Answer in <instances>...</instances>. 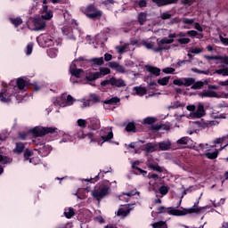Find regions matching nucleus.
<instances>
[{
  "label": "nucleus",
  "mask_w": 228,
  "mask_h": 228,
  "mask_svg": "<svg viewBox=\"0 0 228 228\" xmlns=\"http://www.w3.org/2000/svg\"><path fill=\"white\" fill-rule=\"evenodd\" d=\"M89 101L91 102H94L95 104L101 102V96H99V94H91L89 95Z\"/></svg>",
  "instance_id": "nucleus-34"
},
{
  "label": "nucleus",
  "mask_w": 228,
  "mask_h": 228,
  "mask_svg": "<svg viewBox=\"0 0 228 228\" xmlns=\"http://www.w3.org/2000/svg\"><path fill=\"white\" fill-rule=\"evenodd\" d=\"M42 42L44 44V47H51L54 45V38H53L49 34H45L43 36Z\"/></svg>",
  "instance_id": "nucleus-12"
},
{
  "label": "nucleus",
  "mask_w": 228,
  "mask_h": 228,
  "mask_svg": "<svg viewBox=\"0 0 228 228\" xmlns=\"http://www.w3.org/2000/svg\"><path fill=\"white\" fill-rule=\"evenodd\" d=\"M158 118L154 117H147L146 118L143 119V124L147 126H152V124H156Z\"/></svg>",
  "instance_id": "nucleus-35"
},
{
  "label": "nucleus",
  "mask_w": 228,
  "mask_h": 228,
  "mask_svg": "<svg viewBox=\"0 0 228 228\" xmlns=\"http://www.w3.org/2000/svg\"><path fill=\"white\" fill-rule=\"evenodd\" d=\"M69 72L71 76H74L77 79H81V76L85 74V70H83V69H77V68L76 69L70 68Z\"/></svg>",
  "instance_id": "nucleus-18"
},
{
  "label": "nucleus",
  "mask_w": 228,
  "mask_h": 228,
  "mask_svg": "<svg viewBox=\"0 0 228 228\" xmlns=\"http://www.w3.org/2000/svg\"><path fill=\"white\" fill-rule=\"evenodd\" d=\"M58 53V50L52 48L47 52L48 56L50 58H56V53Z\"/></svg>",
  "instance_id": "nucleus-57"
},
{
  "label": "nucleus",
  "mask_w": 228,
  "mask_h": 228,
  "mask_svg": "<svg viewBox=\"0 0 228 228\" xmlns=\"http://www.w3.org/2000/svg\"><path fill=\"white\" fill-rule=\"evenodd\" d=\"M0 163H3V165H8V163H12V159L0 155Z\"/></svg>",
  "instance_id": "nucleus-46"
},
{
  "label": "nucleus",
  "mask_w": 228,
  "mask_h": 228,
  "mask_svg": "<svg viewBox=\"0 0 228 228\" xmlns=\"http://www.w3.org/2000/svg\"><path fill=\"white\" fill-rule=\"evenodd\" d=\"M182 22L183 24H188L189 26H191L194 24L195 19L183 18Z\"/></svg>",
  "instance_id": "nucleus-53"
},
{
  "label": "nucleus",
  "mask_w": 228,
  "mask_h": 228,
  "mask_svg": "<svg viewBox=\"0 0 228 228\" xmlns=\"http://www.w3.org/2000/svg\"><path fill=\"white\" fill-rule=\"evenodd\" d=\"M98 74V77L101 79V77H104V76H108V74H111V69L109 68H100V71H96Z\"/></svg>",
  "instance_id": "nucleus-28"
},
{
  "label": "nucleus",
  "mask_w": 228,
  "mask_h": 228,
  "mask_svg": "<svg viewBox=\"0 0 228 228\" xmlns=\"http://www.w3.org/2000/svg\"><path fill=\"white\" fill-rule=\"evenodd\" d=\"M126 131L127 133H136V126L134 125V123H128L126 126Z\"/></svg>",
  "instance_id": "nucleus-39"
},
{
  "label": "nucleus",
  "mask_w": 228,
  "mask_h": 228,
  "mask_svg": "<svg viewBox=\"0 0 228 228\" xmlns=\"http://www.w3.org/2000/svg\"><path fill=\"white\" fill-rule=\"evenodd\" d=\"M118 102H120V98H118L117 96L112 97L109 100L103 101V104H110V106H113L115 104H118Z\"/></svg>",
  "instance_id": "nucleus-31"
},
{
  "label": "nucleus",
  "mask_w": 228,
  "mask_h": 228,
  "mask_svg": "<svg viewBox=\"0 0 228 228\" xmlns=\"http://www.w3.org/2000/svg\"><path fill=\"white\" fill-rule=\"evenodd\" d=\"M183 106H184V104L181 103L179 101H176L168 107V110H177V108H183Z\"/></svg>",
  "instance_id": "nucleus-45"
},
{
  "label": "nucleus",
  "mask_w": 228,
  "mask_h": 228,
  "mask_svg": "<svg viewBox=\"0 0 228 228\" xmlns=\"http://www.w3.org/2000/svg\"><path fill=\"white\" fill-rule=\"evenodd\" d=\"M61 31L64 37L69 38V40H74L76 38L74 37V31L72 30V27L64 26L61 28Z\"/></svg>",
  "instance_id": "nucleus-10"
},
{
  "label": "nucleus",
  "mask_w": 228,
  "mask_h": 228,
  "mask_svg": "<svg viewBox=\"0 0 228 228\" xmlns=\"http://www.w3.org/2000/svg\"><path fill=\"white\" fill-rule=\"evenodd\" d=\"M9 85H11V86H16V88H18V90H24V88H26V86H28V81L24 80V78L19 77L16 82L15 80H12Z\"/></svg>",
  "instance_id": "nucleus-4"
},
{
  "label": "nucleus",
  "mask_w": 228,
  "mask_h": 228,
  "mask_svg": "<svg viewBox=\"0 0 228 228\" xmlns=\"http://www.w3.org/2000/svg\"><path fill=\"white\" fill-rule=\"evenodd\" d=\"M31 156H33V151L31 150L26 149L23 151L24 161H29V159H31Z\"/></svg>",
  "instance_id": "nucleus-37"
},
{
  "label": "nucleus",
  "mask_w": 228,
  "mask_h": 228,
  "mask_svg": "<svg viewBox=\"0 0 228 228\" xmlns=\"http://www.w3.org/2000/svg\"><path fill=\"white\" fill-rule=\"evenodd\" d=\"M102 17V11L95 10L93 13H89L87 18L95 20L96 19H101Z\"/></svg>",
  "instance_id": "nucleus-24"
},
{
  "label": "nucleus",
  "mask_w": 228,
  "mask_h": 228,
  "mask_svg": "<svg viewBox=\"0 0 228 228\" xmlns=\"http://www.w3.org/2000/svg\"><path fill=\"white\" fill-rule=\"evenodd\" d=\"M134 92H135L136 95H140L141 97L143 95H147V88L142 86L134 87Z\"/></svg>",
  "instance_id": "nucleus-29"
},
{
  "label": "nucleus",
  "mask_w": 228,
  "mask_h": 228,
  "mask_svg": "<svg viewBox=\"0 0 228 228\" xmlns=\"http://www.w3.org/2000/svg\"><path fill=\"white\" fill-rule=\"evenodd\" d=\"M143 151L145 152H156L158 151V144H154L152 142H147L146 144L143 145Z\"/></svg>",
  "instance_id": "nucleus-17"
},
{
  "label": "nucleus",
  "mask_w": 228,
  "mask_h": 228,
  "mask_svg": "<svg viewBox=\"0 0 228 228\" xmlns=\"http://www.w3.org/2000/svg\"><path fill=\"white\" fill-rule=\"evenodd\" d=\"M168 81H170V77H164L158 79L157 83L161 86H167V85H168Z\"/></svg>",
  "instance_id": "nucleus-40"
},
{
  "label": "nucleus",
  "mask_w": 228,
  "mask_h": 228,
  "mask_svg": "<svg viewBox=\"0 0 228 228\" xmlns=\"http://www.w3.org/2000/svg\"><path fill=\"white\" fill-rule=\"evenodd\" d=\"M111 86H116L117 88H122L126 86V81L122 78H116L115 77H111L110 80Z\"/></svg>",
  "instance_id": "nucleus-13"
},
{
  "label": "nucleus",
  "mask_w": 228,
  "mask_h": 228,
  "mask_svg": "<svg viewBox=\"0 0 228 228\" xmlns=\"http://www.w3.org/2000/svg\"><path fill=\"white\" fill-rule=\"evenodd\" d=\"M85 79H86V81H87V83H93V81H95L96 79H100L99 73L89 72L88 76H86Z\"/></svg>",
  "instance_id": "nucleus-22"
},
{
  "label": "nucleus",
  "mask_w": 228,
  "mask_h": 228,
  "mask_svg": "<svg viewBox=\"0 0 228 228\" xmlns=\"http://www.w3.org/2000/svg\"><path fill=\"white\" fill-rule=\"evenodd\" d=\"M149 168L154 170L155 172H159V174L163 173V168H161V167H159L158 164H151Z\"/></svg>",
  "instance_id": "nucleus-44"
},
{
  "label": "nucleus",
  "mask_w": 228,
  "mask_h": 228,
  "mask_svg": "<svg viewBox=\"0 0 228 228\" xmlns=\"http://www.w3.org/2000/svg\"><path fill=\"white\" fill-rule=\"evenodd\" d=\"M28 161L29 163H32V165H40V163H42L39 157H32Z\"/></svg>",
  "instance_id": "nucleus-52"
},
{
  "label": "nucleus",
  "mask_w": 228,
  "mask_h": 228,
  "mask_svg": "<svg viewBox=\"0 0 228 228\" xmlns=\"http://www.w3.org/2000/svg\"><path fill=\"white\" fill-rule=\"evenodd\" d=\"M74 215H76V212H74V208H69L68 212H64V216H66L68 219L72 218Z\"/></svg>",
  "instance_id": "nucleus-50"
},
{
  "label": "nucleus",
  "mask_w": 228,
  "mask_h": 228,
  "mask_svg": "<svg viewBox=\"0 0 228 228\" xmlns=\"http://www.w3.org/2000/svg\"><path fill=\"white\" fill-rule=\"evenodd\" d=\"M173 85H175L176 86H184V77L174 79Z\"/></svg>",
  "instance_id": "nucleus-48"
},
{
  "label": "nucleus",
  "mask_w": 228,
  "mask_h": 228,
  "mask_svg": "<svg viewBox=\"0 0 228 228\" xmlns=\"http://www.w3.org/2000/svg\"><path fill=\"white\" fill-rule=\"evenodd\" d=\"M87 126L89 129L95 131L96 129H99L101 126V120H99L97 118H90L87 119Z\"/></svg>",
  "instance_id": "nucleus-6"
},
{
  "label": "nucleus",
  "mask_w": 228,
  "mask_h": 228,
  "mask_svg": "<svg viewBox=\"0 0 228 228\" xmlns=\"http://www.w3.org/2000/svg\"><path fill=\"white\" fill-rule=\"evenodd\" d=\"M160 195H167L168 193V186L162 185L159 189Z\"/></svg>",
  "instance_id": "nucleus-54"
},
{
  "label": "nucleus",
  "mask_w": 228,
  "mask_h": 228,
  "mask_svg": "<svg viewBox=\"0 0 228 228\" xmlns=\"http://www.w3.org/2000/svg\"><path fill=\"white\" fill-rule=\"evenodd\" d=\"M172 144L170 142H160L157 144V151H170Z\"/></svg>",
  "instance_id": "nucleus-20"
},
{
  "label": "nucleus",
  "mask_w": 228,
  "mask_h": 228,
  "mask_svg": "<svg viewBox=\"0 0 228 228\" xmlns=\"http://www.w3.org/2000/svg\"><path fill=\"white\" fill-rule=\"evenodd\" d=\"M136 165H140V161H135L132 163V169L134 170V174H138L140 172L142 175H147V171L136 167Z\"/></svg>",
  "instance_id": "nucleus-21"
},
{
  "label": "nucleus",
  "mask_w": 228,
  "mask_h": 228,
  "mask_svg": "<svg viewBox=\"0 0 228 228\" xmlns=\"http://www.w3.org/2000/svg\"><path fill=\"white\" fill-rule=\"evenodd\" d=\"M145 69L147 72L151 73V76H148V77H152V76H155V77H158V76H161V69L156 66L145 65Z\"/></svg>",
  "instance_id": "nucleus-5"
},
{
  "label": "nucleus",
  "mask_w": 228,
  "mask_h": 228,
  "mask_svg": "<svg viewBox=\"0 0 228 228\" xmlns=\"http://www.w3.org/2000/svg\"><path fill=\"white\" fill-rule=\"evenodd\" d=\"M162 72H164V74H174V72H175V69L174 68H165L162 69Z\"/></svg>",
  "instance_id": "nucleus-60"
},
{
  "label": "nucleus",
  "mask_w": 228,
  "mask_h": 228,
  "mask_svg": "<svg viewBox=\"0 0 228 228\" xmlns=\"http://www.w3.org/2000/svg\"><path fill=\"white\" fill-rule=\"evenodd\" d=\"M35 151H37L39 156H42V158H45L46 156H49V154H51V151H53V149L51 148V146L45 145V143L42 147H39L38 150L35 149Z\"/></svg>",
  "instance_id": "nucleus-8"
},
{
  "label": "nucleus",
  "mask_w": 228,
  "mask_h": 228,
  "mask_svg": "<svg viewBox=\"0 0 228 228\" xmlns=\"http://www.w3.org/2000/svg\"><path fill=\"white\" fill-rule=\"evenodd\" d=\"M113 138V132H109L107 135H102L101 137L97 138V143L102 145L105 142H110Z\"/></svg>",
  "instance_id": "nucleus-15"
},
{
  "label": "nucleus",
  "mask_w": 228,
  "mask_h": 228,
  "mask_svg": "<svg viewBox=\"0 0 228 228\" xmlns=\"http://www.w3.org/2000/svg\"><path fill=\"white\" fill-rule=\"evenodd\" d=\"M53 11H49L47 5L43 6V12L41 15V18L43 20H51V18L53 17Z\"/></svg>",
  "instance_id": "nucleus-14"
},
{
  "label": "nucleus",
  "mask_w": 228,
  "mask_h": 228,
  "mask_svg": "<svg viewBox=\"0 0 228 228\" xmlns=\"http://www.w3.org/2000/svg\"><path fill=\"white\" fill-rule=\"evenodd\" d=\"M203 86H204V82L202 81L195 82V79H194V83L192 84L191 88L192 90H200V88H202Z\"/></svg>",
  "instance_id": "nucleus-43"
},
{
  "label": "nucleus",
  "mask_w": 228,
  "mask_h": 228,
  "mask_svg": "<svg viewBox=\"0 0 228 228\" xmlns=\"http://www.w3.org/2000/svg\"><path fill=\"white\" fill-rule=\"evenodd\" d=\"M10 22L13 24L15 28H19L22 24V19L20 17L11 18Z\"/></svg>",
  "instance_id": "nucleus-33"
},
{
  "label": "nucleus",
  "mask_w": 228,
  "mask_h": 228,
  "mask_svg": "<svg viewBox=\"0 0 228 228\" xmlns=\"http://www.w3.org/2000/svg\"><path fill=\"white\" fill-rule=\"evenodd\" d=\"M109 67L110 69H118V70H120V69H122V66H120L118 62H109Z\"/></svg>",
  "instance_id": "nucleus-56"
},
{
  "label": "nucleus",
  "mask_w": 228,
  "mask_h": 228,
  "mask_svg": "<svg viewBox=\"0 0 228 228\" xmlns=\"http://www.w3.org/2000/svg\"><path fill=\"white\" fill-rule=\"evenodd\" d=\"M26 149V146L24 145V142H16V146L13 149L14 154H22L24 152V150Z\"/></svg>",
  "instance_id": "nucleus-23"
},
{
  "label": "nucleus",
  "mask_w": 228,
  "mask_h": 228,
  "mask_svg": "<svg viewBox=\"0 0 228 228\" xmlns=\"http://www.w3.org/2000/svg\"><path fill=\"white\" fill-rule=\"evenodd\" d=\"M202 209H206V207H200L199 208V200L196 201L193 205V208H188L187 213L191 214V213H200Z\"/></svg>",
  "instance_id": "nucleus-19"
},
{
  "label": "nucleus",
  "mask_w": 228,
  "mask_h": 228,
  "mask_svg": "<svg viewBox=\"0 0 228 228\" xmlns=\"http://www.w3.org/2000/svg\"><path fill=\"white\" fill-rule=\"evenodd\" d=\"M131 213V208H120L117 212L118 216H127Z\"/></svg>",
  "instance_id": "nucleus-26"
},
{
  "label": "nucleus",
  "mask_w": 228,
  "mask_h": 228,
  "mask_svg": "<svg viewBox=\"0 0 228 228\" xmlns=\"http://www.w3.org/2000/svg\"><path fill=\"white\" fill-rule=\"evenodd\" d=\"M187 37H197L199 32L197 30H188L186 32Z\"/></svg>",
  "instance_id": "nucleus-63"
},
{
  "label": "nucleus",
  "mask_w": 228,
  "mask_h": 228,
  "mask_svg": "<svg viewBox=\"0 0 228 228\" xmlns=\"http://www.w3.org/2000/svg\"><path fill=\"white\" fill-rule=\"evenodd\" d=\"M137 22L140 24V26H143V24L147 22V13L140 12L137 16Z\"/></svg>",
  "instance_id": "nucleus-27"
},
{
  "label": "nucleus",
  "mask_w": 228,
  "mask_h": 228,
  "mask_svg": "<svg viewBox=\"0 0 228 228\" xmlns=\"http://www.w3.org/2000/svg\"><path fill=\"white\" fill-rule=\"evenodd\" d=\"M33 136L35 138L45 136V134H54V133H58V128L56 127H44V126H36L30 130Z\"/></svg>",
  "instance_id": "nucleus-3"
},
{
  "label": "nucleus",
  "mask_w": 228,
  "mask_h": 228,
  "mask_svg": "<svg viewBox=\"0 0 228 228\" xmlns=\"http://www.w3.org/2000/svg\"><path fill=\"white\" fill-rule=\"evenodd\" d=\"M200 97H218V94L215 91L211 90H204L202 93H200Z\"/></svg>",
  "instance_id": "nucleus-30"
},
{
  "label": "nucleus",
  "mask_w": 228,
  "mask_h": 228,
  "mask_svg": "<svg viewBox=\"0 0 228 228\" xmlns=\"http://www.w3.org/2000/svg\"><path fill=\"white\" fill-rule=\"evenodd\" d=\"M205 156L208 159H216V158H218V151L216 150V151L213 152H207Z\"/></svg>",
  "instance_id": "nucleus-42"
},
{
  "label": "nucleus",
  "mask_w": 228,
  "mask_h": 228,
  "mask_svg": "<svg viewBox=\"0 0 228 228\" xmlns=\"http://www.w3.org/2000/svg\"><path fill=\"white\" fill-rule=\"evenodd\" d=\"M33 22L35 31H42V29H45V21H44V20L36 18Z\"/></svg>",
  "instance_id": "nucleus-11"
},
{
  "label": "nucleus",
  "mask_w": 228,
  "mask_h": 228,
  "mask_svg": "<svg viewBox=\"0 0 228 228\" xmlns=\"http://www.w3.org/2000/svg\"><path fill=\"white\" fill-rule=\"evenodd\" d=\"M134 6L139 8H147V0H135Z\"/></svg>",
  "instance_id": "nucleus-41"
},
{
  "label": "nucleus",
  "mask_w": 228,
  "mask_h": 228,
  "mask_svg": "<svg viewBox=\"0 0 228 228\" xmlns=\"http://www.w3.org/2000/svg\"><path fill=\"white\" fill-rule=\"evenodd\" d=\"M77 124L78 127L85 128L86 126H88V119H77Z\"/></svg>",
  "instance_id": "nucleus-49"
},
{
  "label": "nucleus",
  "mask_w": 228,
  "mask_h": 228,
  "mask_svg": "<svg viewBox=\"0 0 228 228\" xmlns=\"http://www.w3.org/2000/svg\"><path fill=\"white\" fill-rule=\"evenodd\" d=\"M89 63H92V67H101V65H104V58L100 57V58H93L88 60Z\"/></svg>",
  "instance_id": "nucleus-16"
},
{
  "label": "nucleus",
  "mask_w": 228,
  "mask_h": 228,
  "mask_svg": "<svg viewBox=\"0 0 228 228\" xmlns=\"http://www.w3.org/2000/svg\"><path fill=\"white\" fill-rule=\"evenodd\" d=\"M96 10H97V7H95V4H91L86 7L85 14L86 15V17H88L89 13H94Z\"/></svg>",
  "instance_id": "nucleus-32"
},
{
  "label": "nucleus",
  "mask_w": 228,
  "mask_h": 228,
  "mask_svg": "<svg viewBox=\"0 0 228 228\" xmlns=\"http://www.w3.org/2000/svg\"><path fill=\"white\" fill-rule=\"evenodd\" d=\"M17 95V86H12V84L4 86L0 92V101L4 103L12 102V99Z\"/></svg>",
  "instance_id": "nucleus-2"
},
{
  "label": "nucleus",
  "mask_w": 228,
  "mask_h": 228,
  "mask_svg": "<svg viewBox=\"0 0 228 228\" xmlns=\"http://www.w3.org/2000/svg\"><path fill=\"white\" fill-rule=\"evenodd\" d=\"M152 3L157 4L159 8H161L163 6H168V4H177L179 3V0H151Z\"/></svg>",
  "instance_id": "nucleus-7"
},
{
  "label": "nucleus",
  "mask_w": 228,
  "mask_h": 228,
  "mask_svg": "<svg viewBox=\"0 0 228 228\" xmlns=\"http://www.w3.org/2000/svg\"><path fill=\"white\" fill-rule=\"evenodd\" d=\"M177 42L181 45H186V44H190V42H191V39H190L188 37H181V38L177 39Z\"/></svg>",
  "instance_id": "nucleus-47"
},
{
  "label": "nucleus",
  "mask_w": 228,
  "mask_h": 228,
  "mask_svg": "<svg viewBox=\"0 0 228 228\" xmlns=\"http://www.w3.org/2000/svg\"><path fill=\"white\" fill-rule=\"evenodd\" d=\"M162 20H168V19H172V14L168 12H163L161 14Z\"/></svg>",
  "instance_id": "nucleus-58"
},
{
  "label": "nucleus",
  "mask_w": 228,
  "mask_h": 228,
  "mask_svg": "<svg viewBox=\"0 0 228 228\" xmlns=\"http://www.w3.org/2000/svg\"><path fill=\"white\" fill-rule=\"evenodd\" d=\"M219 60H221L223 61V63H224V65H228V56L224 55V56H221L219 55Z\"/></svg>",
  "instance_id": "nucleus-64"
},
{
  "label": "nucleus",
  "mask_w": 228,
  "mask_h": 228,
  "mask_svg": "<svg viewBox=\"0 0 228 228\" xmlns=\"http://www.w3.org/2000/svg\"><path fill=\"white\" fill-rule=\"evenodd\" d=\"M75 101H76V100H74V97H72V95L69 94V95L67 96L66 102H67V105H68V106H72V105L74 104V102H75Z\"/></svg>",
  "instance_id": "nucleus-59"
},
{
  "label": "nucleus",
  "mask_w": 228,
  "mask_h": 228,
  "mask_svg": "<svg viewBox=\"0 0 228 228\" xmlns=\"http://www.w3.org/2000/svg\"><path fill=\"white\" fill-rule=\"evenodd\" d=\"M161 127H163V125L161 124H156V125H152L151 126V131H159L161 129Z\"/></svg>",
  "instance_id": "nucleus-62"
},
{
  "label": "nucleus",
  "mask_w": 228,
  "mask_h": 228,
  "mask_svg": "<svg viewBox=\"0 0 228 228\" xmlns=\"http://www.w3.org/2000/svg\"><path fill=\"white\" fill-rule=\"evenodd\" d=\"M176 143L178 145H188V137H182L180 138Z\"/></svg>",
  "instance_id": "nucleus-55"
},
{
  "label": "nucleus",
  "mask_w": 228,
  "mask_h": 228,
  "mask_svg": "<svg viewBox=\"0 0 228 228\" xmlns=\"http://www.w3.org/2000/svg\"><path fill=\"white\" fill-rule=\"evenodd\" d=\"M195 78L193 77H183V86H193Z\"/></svg>",
  "instance_id": "nucleus-36"
},
{
  "label": "nucleus",
  "mask_w": 228,
  "mask_h": 228,
  "mask_svg": "<svg viewBox=\"0 0 228 228\" xmlns=\"http://www.w3.org/2000/svg\"><path fill=\"white\" fill-rule=\"evenodd\" d=\"M206 116V110L202 103H199L197 110L193 112V118H202Z\"/></svg>",
  "instance_id": "nucleus-9"
},
{
  "label": "nucleus",
  "mask_w": 228,
  "mask_h": 228,
  "mask_svg": "<svg viewBox=\"0 0 228 228\" xmlns=\"http://www.w3.org/2000/svg\"><path fill=\"white\" fill-rule=\"evenodd\" d=\"M110 191H111V185L110 184V182H101L98 184L94 186V189L91 191V195L94 200H97L98 202H101L102 199H105V197H108L110 194Z\"/></svg>",
  "instance_id": "nucleus-1"
},
{
  "label": "nucleus",
  "mask_w": 228,
  "mask_h": 228,
  "mask_svg": "<svg viewBox=\"0 0 228 228\" xmlns=\"http://www.w3.org/2000/svg\"><path fill=\"white\" fill-rule=\"evenodd\" d=\"M159 44H161L162 45L165 44H174V39H167L164 37L159 41Z\"/></svg>",
  "instance_id": "nucleus-61"
},
{
  "label": "nucleus",
  "mask_w": 228,
  "mask_h": 228,
  "mask_svg": "<svg viewBox=\"0 0 228 228\" xmlns=\"http://www.w3.org/2000/svg\"><path fill=\"white\" fill-rule=\"evenodd\" d=\"M167 213L168 215H172L173 216H184V215H186V212H184V210L175 208L168 210Z\"/></svg>",
  "instance_id": "nucleus-25"
},
{
  "label": "nucleus",
  "mask_w": 228,
  "mask_h": 228,
  "mask_svg": "<svg viewBox=\"0 0 228 228\" xmlns=\"http://www.w3.org/2000/svg\"><path fill=\"white\" fill-rule=\"evenodd\" d=\"M151 225L153 228H168V225H167V222L165 221H159L153 223Z\"/></svg>",
  "instance_id": "nucleus-38"
},
{
  "label": "nucleus",
  "mask_w": 228,
  "mask_h": 228,
  "mask_svg": "<svg viewBox=\"0 0 228 228\" xmlns=\"http://www.w3.org/2000/svg\"><path fill=\"white\" fill-rule=\"evenodd\" d=\"M32 143L34 145H37V146H39V147H42L43 145H45V141L44 140H41L39 138H36L32 141Z\"/></svg>",
  "instance_id": "nucleus-51"
}]
</instances>
